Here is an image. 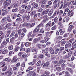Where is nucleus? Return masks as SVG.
Wrapping results in <instances>:
<instances>
[{"label": "nucleus", "instance_id": "f257e3e1", "mask_svg": "<svg viewBox=\"0 0 76 76\" xmlns=\"http://www.w3.org/2000/svg\"><path fill=\"white\" fill-rule=\"evenodd\" d=\"M1 12H3L1 14V16H4L5 15H6V13H7L8 12H9V10H4L3 9H2L1 10Z\"/></svg>", "mask_w": 76, "mask_h": 76}, {"label": "nucleus", "instance_id": "f03ea898", "mask_svg": "<svg viewBox=\"0 0 76 76\" xmlns=\"http://www.w3.org/2000/svg\"><path fill=\"white\" fill-rule=\"evenodd\" d=\"M72 47V45H71V43L70 42H68L67 44H66L65 47V48H70Z\"/></svg>", "mask_w": 76, "mask_h": 76}, {"label": "nucleus", "instance_id": "7ed1b4c3", "mask_svg": "<svg viewBox=\"0 0 76 76\" xmlns=\"http://www.w3.org/2000/svg\"><path fill=\"white\" fill-rule=\"evenodd\" d=\"M49 65H50V62H49L48 61L44 64L43 65V66L45 68L48 67Z\"/></svg>", "mask_w": 76, "mask_h": 76}, {"label": "nucleus", "instance_id": "20e7f679", "mask_svg": "<svg viewBox=\"0 0 76 76\" xmlns=\"http://www.w3.org/2000/svg\"><path fill=\"white\" fill-rule=\"evenodd\" d=\"M0 65L1 66H1V67H3L4 66L6 65V64H5V62L3 61H1L0 62Z\"/></svg>", "mask_w": 76, "mask_h": 76}, {"label": "nucleus", "instance_id": "39448f33", "mask_svg": "<svg viewBox=\"0 0 76 76\" xmlns=\"http://www.w3.org/2000/svg\"><path fill=\"white\" fill-rule=\"evenodd\" d=\"M9 3H7V4H5V5H4V6H3L2 7H4V8H6L7 6H8L9 5H10V3H11V1H9Z\"/></svg>", "mask_w": 76, "mask_h": 76}, {"label": "nucleus", "instance_id": "423d86ee", "mask_svg": "<svg viewBox=\"0 0 76 76\" xmlns=\"http://www.w3.org/2000/svg\"><path fill=\"white\" fill-rule=\"evenodd\" d=\"M19 48H20L17 45H15V48L14 49V50L15 51H18V50H19Z\"/></svg>", "mask_w": 76, "mask_h": 76}, {"label": "nucleus", "instance_id": "0eeeda50", "mask_svg": "<svg viewBox=\"0 0 76 76\" xmlns=\"http://www.w3.org/2000/svg\"><path fill=\"white\" fill-rule=\"evenodd\" d=\"M71 11L70 10H69L68 12V16H69L70 17H71V16H72L73 15V13L72 12L71 14Z\"/></svg>", "mask_w": 76, "mask_h": 76}, {"label": "nucleus", "instance_id": "6e6552de", "mask_svg": "<svg viewBox=\"0 0 76 76\" xmlns=\"http://www.w3.org/2000/svg\"><path fill=\"white\" fill-rule=\"evenodd\" d=\"M49 51H51L50 52L51 54H53L54 53V50L53 49H52V48H50L49 49Z\"/></svg>", "mask_w": 76, "mask_h": 76}, {"label": "nucleus", "instance_id": "1a4fd4ad", "mask_svg": "<svg viewBox=\"0 0 76 76\" xmlns=\"http://www.w3.org/2000/svg\"><path fill=\"white\" fill-rule=\"evenodd\" d=\"M30 74L32 75V76H36V73L34 72V71H31Z\"/></svg>", "mask_w": 76, "mask_h": 76}, {"label": "nucleus", "instance_id": "9d476101", "mask_svg": "<svg viewBox=\"0 0 76 76\" xmlns=\"http://www.w3.org/2000/svg\"><path fill=\"white\" fill-rule=\"evenodd\" d=\"M51 26V21H50L48 23L45 25L46 28H47L48 26Z\"/></svg>", "mask_w": 76, "mask_h": 76}, {"label": "nucleus", "instance_id": "9b49d317", "mask_svg": "<svg viewBox=\"0 0 76 76\" xmlns=\"http://www.w3.org/2000/svg\"><path fill=\"white\" fill-rule=\"evenodd\" d=\"M38 41V39L37 38H35L33 40V42L34 44H36L37 43Z\"/></svg>", "mask_w": 76, "mask_h": 76}, {"label": "nucleus", "instance_id": "f8f14e48", "mask_svg": "<svg viewBox=\"0 0 76 76\" xmlns=\"http://www.w3.org/2000/svg\"><path fill=\"white\" fill-rule=\"evenodd\" d=\"M66 70H68V71H69L70 72H73V70L71 68H69L68 67H66Z\"/></svg>", "mask_w": 76, "mask_h": 76}, {"label": "nucleus", "instance_id": "ddd939ff", "mask_svg": "<svg viewBox=\"0 0 76 76\" xmlns=\"http://www.w3.org/2000/svg\"><path fill=\"white\" fill-rule=\"evenodd\" d=\"M35 13H36L35 11H34L32 12H31L30 13V16H33L34 14H35Z\"/></svg>", "mask_w": 76, "mask_h": 76}, {"label": "nucleus", "instance_id": "4468645a", "mask_svg": "<svg viewBox=\"0 0 76 76\" xmlns=\"http://www.w3.org/2000/svg\"><path fill=\"white\" fill-rule=\"evenodd\" d=\"M13 60L14 61V62H16L18 61V59H17V56H15L13 57Z\"/></svg>", "mask_w": 76, "mask_h": 76}, {"label": "nucleus", "instance_id": "2eb2a0df", "mask_svg": "<svg viewBox=\"0 0 76 76\" xmlns=\"http://www.w3.org/2000/svg\"><path fill=\"white\" fill-rule=\"evenodd\" d=\"M72 28H73V25H70L69 27V28H68L69 31V32H70V31H72Z\"/></svg>", "mask_w": 76, "mask_h": 76}, {"label": "nucleus", "instance_id": "dca6fc26", "mask_svg": "<svg viewBox=\"0 0 76 76\" xmlns=\"http://www.w3.org/2000/svg\"><path fill=\"white\" fill-rule=\"evenodd\" d=\"M58 25H59L60 28H63V24L61 23V22H59L58 23Z\"/></svg>", "mask_w": 76, "mask_h": 76}, {"label": "nucleus", "instance_id": "f3484780", "mask_svg": "<svg viewBox=\"0 0 76 76\" xmlns=\"http://www.w3.org/2000/svg\"><path fill=\"white\" fill-rule=\"evenodd\" d=\"M2 45H5L6 46L7 44V42L5 41H4L2 43Z\"/></svg>", "mask_w": 76, "mask_h": 76}, {"label": "nucleus", "instance_id": "a211bd4d", "mask_svg": "<svg viewBox=\"0 0 76 76\" xmlns=\"http://www.w3.org/2000/svg\"><path fill=\"white\" fill-rule=\"evenodd\" d=\"M11 60V59H10L9 60V58H6L4 59V61H8V62H10V61Z\"/></svg>", "mask_w": 76, "mask_h": 76}, {"label": "nucleus", "instance_id": "6ab92c4d", "mask_svg": "<svg viewBox=\"0 0 76 76\" xmlns=\"http://www.w3.org/2000/svg\"><path fill=\"white\" fill-rule=\"evenodd\" d=\"M17 32L19 35H20L21 34L22 32V29L18 30L17 31Z\"/></svg>", "mask_w": 76, "mask_h": 76}, {"label": "nucleus", "instance_id": "aec40b11", "mask_svg": "<svg viewBox=\"0 0 76 76\" xmlns=\"http://www.w3.org/2000/svg\"><path fill=\"white\" fill-rule=\"evenodd\" d=\"M68 66L69 67H71L73 68V67H75V65L74 64H73V63H72V64H68Z\"/></svg>", "mask_w": 76, "mask_h": 76}, {"label": "nucleus", "instance_id": "412c9836", "mask_svg": "<svg viewBox=\"0 0 76 76\" xmlns=\"http://www.w3.org/2000/svg\"><path fill=\"white\" fill-rule=\"evenodd\" d=\"M7 69V67L6 66H5L4 68L2 69V71L3 72H5Z\"/></svg>", "mask_w": 76, "mask_h": 76}, {"label": "nucleus", "instance_id": "4be33fe9", "mask_svg": "<svg viewBox=\"0 0 76 76\" xmlns=\"http://www.w3.org/2000/svg\"><path fill=\"white\" fill-rule=\"evenodd\" d=\"M7 19V20L8 22H12V20H11V19L10 18V17H8Z\"/></svg>", "mask_w": 76, "mask_h": 76}, {"label": "nucleus", "instance_id": "5701e85b", "mask_svg": "<svg viewBox=\"0 0 76 76\" xmlns=\"http://www.w3.org/2000/svg\"><path fill=\"white\" fill-rule=\"evenodd\" d=\"M5 73H8V75H11L12 74V72H11V71L10 70H8L7 72H6Z\"/></svg>", "mask_w": 76, "mask_h": 76}, {"label": "nucleus", "instance_id": "b1692460", "mask_svg": "<svg viewBox=\"0 0 76 76\" xmlns=\"http://www.w3.org/2000/svg\"><path fill=\"white\" fill-rule=\"evenodd\" d=\"M8 53V50H6L2 51V54H7Z\"/></svg>", "mask_w": 76, "mask_h": 76}, {"label": "nucleus", "instance_id": "393cba45", "mask_svg": "<svg viewBox=\"0 0 76 76\" xmlns=\"http://www.w3.org/2000/svg\"><path fill=\"white\" fill-rule=\"evenodd\" d=\"M6 20H7V17H6L2 20V22H6Z\"/></svg>", "mask_w": 76, "mask_h": 76}, {"label": "nucleus", "instance_id": "a878e982", "mask_svg": "<svg viewBox=\"0 0 76 76\" xmlns=\"http://www.w3.org/2000/svg\"><path fill=\"white\" fill-rule=\"evenodd\" d=\"M15 33V32L14 31H12V33L10 35V37H12L14 36Z\"/></svg>", "mask_w": 76, "mask_h": 76}, {"label": "nucleus", "instance_id": "bb28decb", "mask_svg": "<svg viewBox=\"0 0 76 76\" xmlns=\"http://www.w3.org/2000/svg\"><path fill=\"white\" fill-rule=\"evenodd\" d=\"M64 3H65V4H66L67 6H69L70 5V3L66 2V0L64 1Z\"/></svg>", "mask_w": 76, "mask_h": 76}, {"label": "nucleus", "instance_id": "cd10ccee", "mask_svg": "<svg viewBox=\"0 0 76 76\" xmlns=\"http://www.w3.org/2000/svg\"><path fill=\"white\" fill-rule=\"evenodd\" d=\"M11 25V24L10 23H8L7 24L6 26L5 27V28L6 29V28H8L9 26H10Z\"/></svg>", "mask_w": 76, "mask_h": 76}, {"label": "nucleus", "instance_id": "c85d7f7f", "mask_svg": "<svg viewBox=\"0 0 76 76\" xmlns=\"http://www.w3.org/2000/svg\"><path fill=\"white\" fill-rule=\"evenodd\" d=\"M44 57V56L42 55V54H40L39 55V57L40 58H43Z\"/></svg>", "mask_w": 76, "mask_h": 76}, {"label": "nucleus", "instance_id": "c756f323", "mask_svg": "<svg viewBox=\"0 0 76 76\" xmlns=\"http://www.w3.org/2000/svg\"><path fill=\"white\" fill-rule=\"evenodd\" d=\"M37 66H39L41 65V61H39L37 63Z\"/></svg>", "mask_w": 76, "mask_h": 76}, {"label": "nucleus", "instance_id": "7c9ffc66", "mask_svg": "<svg viewBox=\"0 0 76 76\" xmlns=\"http://www.w3.org/2000/svg\"><path fill=\"white\" fill-rule=\"evenodd\" d=\"M46 35L47 36H48V37L51 36V34H50V32H47L46 33Z\"/></svg>", "mask_w": 76, "mask_h": 76}, {"label": "nucleus", "instance_id": "2f4dec72", "mask_svg": "<svg viewBox=\"0 0 76 76\" xmlns=\"http://www.w3.org/2000/svg\"><path fill=\"white\" fill-rule=\"evenodd\" d=\"M13 46L12 45H11L9 46L8 47V49L10 50H12V49H13Z\"/></svg>", "mask_w": 76, "mask_h": 76}, {"label": "nucleus", "instance_id": "473e14b6", "mask_svg": "<svg viewBox=\"0 0 76 76\" xmlns=\"http://www.w3.org/2000/svg\"><path fill=\"white\" fill-rule=\"evenodd\" d=\"M18 8H15L14 9H13L12 10V12H16L17 10H18Z\"/></svg>", "mask_w": 76, "mask_h": 76}, {"label": "nucleus", "instance_id": "72a5a7b5", "mask_svg": "<svg viewBox=\"0 0 76 76\" xmlns=\"http://www.w3.org/2000/svg\"><path fill=\"white\" fill-rule=\"evenodd\" d=\"M47 2V1L46 0H43L42 2V3L43 4H45Z\"/></svg>", "mask_w": 76, "mask_h": 76}, {"label": "nucleus", "instance_id": "f704fd0d", "mask_svg": "<svg viewBox=\"0 0 76 76\" xmlns=\"http://www.w3.org/2000/svg\"><path fill=\"white\" fill-rule=\"evenodd\" d=\"M19 5L18 4H14V7L15 8L18 7Z\"/></svg>", "mask_w": 76, "mask_h": 76}, {"label": "nucleus", "instance_id": "c9c22d12", "mask_svg": "<svg viewBox=\"0 0 76 76\" xmlns=\"http://www.w3.org/2000/svg\"><path fill=\"white\" fill-rule=\"evenodd\" d=\"M40 33H44V28H42L40 31Z\"/></svg>", "mask_w": 76, "mask_h": 76}, {"label": "nucleus", "instance_id": "e433bc0d", "mask_svg": "<svg viewBox=\"0 0 76 76\" xmlns=\"http://www.w3.org/2000/svg\"><path fill=\"white\" fill-rule=\"evenodd\" d=\"M60 1L59 0H55L54 1V4H56V3L57 2H58V3H60Z\"/></svg>", "mask_w": 76, "mask_h": 76}, {"label": "nucleus", "instance_id": "4c0bfd02", "mask_svg": "<svg viewBox=\"0 0 76 76\" xmlns=\"http://www.w3.org/2000/svg\"><path fill=\"white\" fill-rule=\"evenodd\" d=\"M45 74H46V75H49L50 74V73L49 72L47 71H46L45 72Z\"/></svg>", "mask_w": 76, "mask_h": 76}, {"label": "nucleus", "instance_id": "58836bf2", "mask_svg": "<svg viewBox=\"0 0 76 76\" xmlns=\"http://www.w3.org/2000/svg\"><path fill=\"white\" fill-rule=\"evenodd\" d=\"M32 52L33 53H35L36 52V49H35V48L34 47L33 49H32Z\"/></svg>", "mask_w": 76, "mask_h": 76}, {"label": "nucleus", "instance_id": "ea45409f", "mask_svg": "<svg viewBox=\"0 0 76 76\" xmlns=\"http://www.w3.org/2000/svg\"><path fill=\"white\" fill-rule=\"evenodd\" d=\"M26 25L27 27H28L30 28H31V24H30V23H27L26 24Z\"/></svg>", "mask_w": 76, "mask_h": 76}, {"label": "nucleus", "instance_id": "a19ab883", "mask_svg": "<svg viewBox=\"0 0 76 76\" xmlns=\"http://www.w3.org/2000/svg\"><path fill=\"white\" fill-rule=\"evenodd\" d=\"M15 41V37H14L11 38L10 39V42H12V41Z\"/></svg>", "mask_w": 76, "mask_h": 76}, {"label": "nucleus", "instance_id": "79ce46f5", "mask_svg": "<svg viewBox=\"0 0 76 76\" xmlns=\"http://www.w3.org/2000/svg\"><path fill=\"white\" fill-rule=\"evenodd\" d=\"M63 60L62 59H60L59 61V64H62V63H63Z\"/></svg>", "mask_w": 76, "mask_h": 76}, {"label": "nucleus", "instance_id": "37998d69", "mask_svg": "<svg viewBox=\"0 0 76 76\" xmlns=\"http://www.w3.org/2000/svg\"><path fill=\"white\" fill-rule=\"evenodd\" d=\"M49 11H50V10L49 9H47L45 11V14H47Z\"/></svg>", "mask_w": 76, "mask_h": 76}, {"label": "nucleus", "instance_id": "c03bdc74", "mask_svg": "<svg viewBox=\"0 0 76 76\" xmlns=\"http://www.w3.org/2000/svg\"><path fill=\"white\" fill-rule=\"evenodd\" d=\"M66 44V41H63L61 42V45H63V44Z\"/></svg>", "mask_w": 76, "mask_h": 76}, {"label": "nucleus", "instance_id": "a18cd8bd", "mask_svg": "<svg viewBox=\"0 0 76 76\" xmlns=\"http://www.w3.org/2000/svg\"><path fill=\"white\" fill-rule=\"evenodd\" d=\"M54 63L55 64L58 65L59 64V63H58V61H55Z\"/></svg>", "mask_w": 76, "mask_h": 76}, {"label": "nucleus", "instance_id": "49530a36", "mask_svg": "<svg viewBox=\"0 0 76 76\" xmlns=\"http://www.w3.org/2000/svg\"><path fill=\"white\" fill-rule=\"evenodd\" d=\"M26 56H27L26 54H24L22 55V57L23 58H26Z\"/></svg>", "mask_w": 76, "mask_h": 76}, {"label": "nucleus", "instance_id": "de8ad7c7", "mask_svg": "<svg viewBox=\"0 0 76 76\" xmlns=\"http://www.w3.org/2000/svg\"><path fill=\"white\" fill-rule=\"evenodd\" d=\"M49 39H50V38L46 39L44 40L45 42V43H46V42H47V41H48V40H49Z\"/></svg>", "mask_w": 76, "mask_h": 76}, {"label": "nucleus", "instance_id": "09e8293b", "mask_svg": "<svg viewBox=\"0 0 76 76\" xmlns=\"http://www.w3.org/2000/svg\"><path fill=\"white\" fill-rule=\"evenodd\" d=\"M58 19V18L57 17H56L55 19L54 20V22L55 23H57V20Z\"/></svg>", "mask_w": 76, "mask_h": 76}, {"label": "nucleus", "instance_id": "8fccbe9b", "mask_svg": "<svg viewBox=\"0 0 76 76\" xmlns=\"http://www.w3.org/2000/svg\"><path fill=\"white\" fill-rule=\"evenodd\" d=\"M20 63H18L16 64L15 66L16 67H18L20 66Z\"/></svg>", "mask_w": 76, "mask_h": 76}, {"label": "nucleus", "instance_id": "3c124183", "mask_svg": "<svg viewBox=\"0 0 76 76\" xmlns=\"http://www.w3.org/2000/svg\"><path fill=\"white\" fill-rule=\"evenodd\" d=\"M31 51V50L29 48L27 49L26 50V53H29Z\"/></svg>", "mask_w": 76, "mask_h": 76}, {"label": "nucleus", "instance_id": "603ef678", "mask_svg": "<svg viewBox=\"0 0 76 76\" xmlns=\"http://www.w3.org/2000/svg\"><path fill=\"white\" fill-rule=\"evenodd\" d=\"M59 50L60 51H62V50H64V47H61L60 48Z\"/></svg>", "mask_w": 76, "mask_h": 76}, {"label": "nucleus", "instance_id": "864d4df0", "mask_svg": "<svg viewBox=\"0 0 76 76\" xmlns=\"http://www.w3.org/2000/svg\"><path fill=\"white\" fill-rule=\"evenodd\" d=\"M15 38H17L18 37V33H16L15 35Z\"/></svg>", "mask_w": 76, "mask_h": 76}, {"label": "nucleus", "instance_id": "5fc2aeb1", "mask_svg": "<svg viewBox=\"0 0 76 76\" xmlns=\"http://www.w3.org/2000/svg\"><path fill=\"white\" fill-rule=\"evenodd\" d=\"M22 30L25 33H26V30L25 28H23L22 29Z\"/></svg>", "mask_w": 76, "mask_h": 76}, {"label": "nucleus", "instance_id": "6e6d98bb", "mask_svg": "<svg viewBox=\"0 0 76 76\" xmlns=\"http://www.w3.org/2000/svg\"><path fill=\"white\" fill-rule=\"evenodd\" d=\"M55 29H56V26H54L52 28V30H55Z\"/></svg>", "mask_w": 76, "mask_h": 76}, {"label": "nucleus", "instance_id": "4d7b16f0", "mask_svg": "<svg viewBox=\"0 0 76 76\" xmlns=\"http://www.w3.org/2000/svg\"><path fill=\"white\" fill-rule=\"evenodd\" d=\"M25 36V33L23 32H22L21 34V37H23Z\"/></svg>", "mask_w": 76, "mask_h": 76}, {"label": "nucleus", "instance_id": "13d9d810", "mask_svg": "<svg viewBox=\"0 0 76 76\" xmlns=\"http://www.w3.org/2000/svg\"><path fill=\"white\" fill-rule=\"evenodd\" d=\"M43 10L42 9H40L37 10L38 12H41Z\"/></svg>", "mask_w": 76, "mask_h": 76}, {"label": "nucleus", "instance_id": "bf43d9fd", "mask_svg": "<svg viewBox=\"0 0 76 76\" xmlns=\"http://www.w3.org/2000/svg\"><path fill=\"white\" fill-rule=\"evenodd\" d=\"M34 25H35V23H34L31 24H30V28H32V27H33V26H34Z\"/></svg>", "mask_w": 76, "mask_h": 76}, {"label": "nucleus", "instance_id": "052dcab7", "mask_svg": "<svg viewBox=\"0 0 76 76\" xmlns=\"http://www.w3.org/2000/svg\"><path fill=\"white\" fill-rule=\"evenodd\" d=\"M70 1H71L70 2L71 4H73L74 3H75V1L73 0H71Z\"/></svg>", "mask_w": 76, "mask_h": 76}, {"label": "nucleus", "instance_id": "680f3d73", "mask_svg": "<svg viewBox=\"0 0 76 76\" xmlns=\"http://www.w3.org/2000/svg\"><path fill=\"white\" fill-rule=\"evenodd\" d=\"M10 34H8L7 33L5 36V38H8V37H9V35Z\"/></svg>", "mask_w": 76, "mask_h": 76}, {"label": "nucleus", "instance_id": "e2e57ef3", "mask_svg": "<svg viewBox=\"0 0 76 76\" xmlns=\"http://www.w3.org/2000/svg\"><path fill=\"white\" fill-rule=\"evenodd\" d=\"M21 19V18H18L16 20V21H20V20Z\"/></svg>", "mask_w": 76, "mask_h": 76}, {"label": "nucleus", "instance_id": "0e129e2a", "mask_svg": "<svg viewBox=\"0 0 76 76\" xmlns=\"http://www.w3.org/2000/svg\"><path fill=\"white\" fill-rule=\"evenodd\" d=\"M45 56H48V57H50V54H48V52L46 53Z\"/></svg>", "mask_w": 76, "mask_h": 76}, {"label": "nucleus", "instance_id": "69168bd1", "mask_svg": "<svg viewBox=\"0 0 76 76\" xmlns=\"http://www.w3.org/2000/svg\"><path fill=\"white\" fill-rule=\"evenodd\" d=\"M63 13V11L62 10H61L59 12V14L60 15H62Z\"/></svg>", "mask_w": 76, "mask_h": 76}, {"label": "nucleus", "instance_id": "338daca9", "mask_svg": "<svg viewBox=\"0 0 76 76\" xmlns=\"http://www.w3.org/2000/svg\"><path fill=\"white\" fill-rule=\"evenodd\" d=\"M20 13L21 14L23 13H25V10L24 9L20 11Z\"/></svg>", "mask_w": 76, "mask_h": 76}, {"label": "nucleus", "instance_id": "774afa93", "mask_svg": "<svg viewBox=\"0 0 76 76\" xmlns=\"http://www.w3.org/2000/svg\"><path fill=\"white\" fill-rule=\"evenodd\" d=\"M56 69L57 70H60L61 69V67H58L56 68Z\"/></svg>", "mask_w": 76, "mask_h": 76}]
</instances>
